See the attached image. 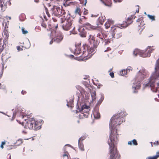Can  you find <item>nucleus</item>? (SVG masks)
<instances>
[{"label":"nucleus","mask_w":159,"mask_h":159,"mask_svg":"<svg viewBox=\"0 0 159 159\" xmlns=\"http://www.w3.org/2000/svg\"><path fill=\"white\" fill-rule=\"evenodd\" d=\"M111 50V48H109V47H108V48H107V50H105V51H104V52H106V51H108V50Z\"/></svg>","instance_id":"obj_58"},{"label":"nucleus","mask_w":159,"mask_h":159,"mask_svg":"<svg viewBox=\"0 0 159 159\" xmlns=\"http://www.w3.org/2000/svg\"><path fill=\"white\" fill-rule=\"evenodd\" d=\"M97 26H93L91 25L89 23H86L83 24L82 27L84 28V29L88 30H95L96 29L98 26V24H97Z\"/></svg>","instance_id":"obj_9"},{"label":"nucleus","mask_w":159,"mask_h":159,"mask_svg":"<svg viewBox=\"0 0 159 159\" xmlns=\"http://www.w3.org/2000/svg\"><path fill=\"white\" fill-rule=\"evenodd\" d=\"M63 35L61 32H58L53 38L54 41L57 43H60L63 39Z\"/></svg>","instance_id":"obj_5"},{"label":"nucleus","mask_w":159,"mask_h":159,"mask_svg":"<svg viewBox=\"0 0 159 159\" xmlns=\"http://www.w3.org/2000/svg\"><path fill=\"white\" fill-rule=\"evenodd\" d=\"M151 47L150 46H148L147 47V49L146 51H144V52H145V53L147 54H149V56H148L147 57H149L151 55V53L152 52L154 49L153 48H151Z\"/></svg>","instance_id":"obj_14"},{"label":"nucleus","mask_w":159,"mask_h":159,"mask_svg":"<svg viewBox=\"0 0 159 159\" xmlns=\"http://www.w3.org/2000/svg\"><path fill=\"white\" fill-rule=\"evenodd\" d=\"M17 50L18 52L20 51L23 50V49L20 48V46H17L16 47Z\"/></svg>","instance_id":"obj_39"},{"label":"nucleus","mask_w":159,"mask_h":159,"mask_svg":"<svg viewBox=\"0 0 159 159\" xmlns=\"http://www.w3.org/2000/svg\"><path fill=\"white\" fill-rule=\"evenodd\" d=\"M5 142H2V144L1 145L0 147L2 148H3V145H4L5 144Z\"/></svg>","instance_id":"obj_43"},{"label":"nucleus","mask_w":159,"mask_h":159,"mask_svg":"<svg viewBox=\"0 0 159 159\" xmlns=\"http://www.w3.org/2000/svg\"><path fill=\"white\" fill-rule=\"evenodd\" d=\"M133 54L134 55L136 56L139 55L140 57H147L148 56H149V54H147L145 53V52L144 50H141L138 49H136L134 51Z\"/></svg>","instance_id":"obj_4"},{"label":"nucleus","mask_w":159,"mask_h":159,"mask_svg":"<svg viewBox=\"0 0 159 159\" xmlns=\"http://www.w3.org/2000/svg\"><path fill=\"white\" fill-rule=\"evenodd\" d=\"M133 17V16H131L129 17L127 19V21L123 22V23L120 25L121 27L120 28H121L122 27L125 28L128 25L130 24L133 22L132 19Z\"/></svg>","instance_id":"obj_7"},{"label":"nucleus","mask_w":159,"mask_h":159,"mask_svg":"<svg viewBox=\"0 0 159 159\" xmlns=\"http://www.w3.org/2000/svg\"><path fill=\"white\" fill-rule=\"evenodd\" d=\"M4 3V2L3 1L2 2V0H0V7L2 11H5L7 8V2L4 4V5H3Z\"/></svg>","instance_id":"obj_13"},{"label":"nucleus","mask_w":159,"mask_h":159,"mask_svg":"<svg viewBox=\"0 0 159 159\" xmlns=\"http://www.w3.org/2000/svg\"><path fill=\"white\" fill-rule=\"evenodd\" d=\"M3 43L5 46H6L8 42L7 41L6 39V37H5L4 39H3Z\"/></svg>","instance_id":"obj_42"},{"label":"nucleus","mask_w":159,"mask_h":159,"mask_svg":"<svg viewBox=\"0 0 159 159\" xmlns=\"http://www.w3.org/2000/svg\"><path fill=\"white\" fill-rule=\"evenodd\" d=\"M128 70H121L120 72V74L122 76H125L127 74V71Z\"/></svg>","instance_id":"obj_26"},{"label":"nucleus","mask_w":159,"mask_h":159,"mask_svg":"<svg viewBox=\"0 0 159 159\" xmlns=\"http://www.w3.org/2000/svg\"><path fill=\"white\" fill-rule=\"evenodd\" d=\"M146 159H157L156 157L155 156H153L152 157H149L146 158Z\"/></svg>","instance_id":"obj_38"},{"label":"nucleus","mask_w":159,"mask_h":159,"mask_svg":"<svg viewBox=\"0 0 159 159\" xmlns=\"http://www.w3.org/2000/svg\"><path fill=\"white\" fill-rule=\"evenodd\" d=\"M7 4H8L9 6L11 5V3L10 2V0L7 1Z\"/></svg>","instance_id":"obj_54"},{"label":"nucleus","mask_w":159,"mask_h":159,"mask_svg":"<svg viewBox=\"0 0 159 159\" xmlns=\"http://www.w3.org/2000/svg\"><path fill=\"white\" fill-rule=\"evenodd\" d=\"M86 135H84L81 137L79 139V141L82 142V141L85 139L86 138Z\"/></svg>","instance_id":"obj_31"},{"label":"nucleus","mask_w":159,"mask_h":159,"mask_svg":"<svg viewBox=\"0 0 159 159\" xmlns=\"http://www.w3.org/2000/svg\"><path fill=\"white\" fill-rule=\"evenodd\" d=\"M76 59L78 61H80L81 60H83V59H80V58L77 57H76Z\"/></svg>","instance_id":"obj_56"},{"label":"nucleus","mask_w":159,"mask_h":159,"mask_svg":"<svg viewBox=\"0 0 159 159\" xmlns=\"http://www.w3.org/2000/svg\"><path fill=\"white\" fill-rule=\"evenodd\" d=\"M112 23V21L108 19L107 22H106L105 24V28L108 29L110 28V25Z\"/></svg>","instance_id":"obj_17"},{"label":"nucleus","mask_w":159,"mask_h":159,"mask_svg":"<svg viewBox=\"0 0 159 159\" xmlns=\"http://www.w3.org/2000/svg\"><path fill=\"white\" fill-rule=\"evenodd\" d=\"M53 41H54V40H53V38L50 41V43H49L50 44H52L53 43Z\"/></svg>","instance_id":"obj_59"},{"label":"nucleus","mask_w":159,"mask_h":159,"mask_svg":"<svg viewBox=\"0 0 159 159\" xmlns=\"http://www.w3.org/2000/svg\"><path fill=\"white\" fill-rule=\"evenodd\" d=\"M59 10L60 13L59 14H58L59 15H60V16H61L62 15H64L65 14L66 12L64 10H62L61 9V10Z\"/></svg>","instance_id":"obj_29"},{"label":"nucleus","mask_w":159,"mask_h":159,"mask_svg":"<svg viewBox=\"0 0 159 159\" xmlns=\"http://www.w3.org/2000/svg\"><path fill=\"white\" fill-rule=\"evenodd\" d=\"M91 95L92 98V99L93 101L96 98V93L95 91H93L91 93Z\"/></svg>","instance_id":"obj_24"},{"label":"nucleus","mask_w":159,"mask_h":159,"mask_svg":"<svg viewBox=\"0 0 159 159\" xmlns=\"http://www.w3.org/2000/svg\"><path fill=\"white\" fill-rule=\"evenodd\" d=\"M95 38L94 37V36H93L90 34L89 35V39H88V40L89 42L90 43V44H92V42L91 41V40H92V41Z\"/></svg>","instance_id":"obj_25"},{"label":"nucleus","mask_w":159,"mask_h":159,"mask_svg":"<svg viewBox=\"0 0 159 159\" xmlns=\"http://www.w3.org/2000/svg\"><path fill=\"white\" fill-rule=\"evenodd\" d=\"M78 145L79 148L82 151L84 150V145L82 142L78 141Z\"/></svg>","instance_id":"obj_21"},{"label":"nucleus","mask_w":159,"mask_h":159,"mask_svg":"<svg viewBox=\"0 0 159 159\" xmlns=\"http://www.w3.org/2000/svg\"><path fill=\"white\" fill-rule=\"evenodd\" d=\"M113 1L115 3L117 2H119V0H113Z\"/></svg>","instance_id":"obj_62"},{"label":"nucleus","mask_w":159,"mask_h":159,"mask_svg":"<svg viewBox=\"0 0 159 159\" xmlns=\"http://www.w3.org/2000/svg\"><path fill=\"white\" fill-rule=\"evenodd\" d=\"M61 22L64 23L62 25L63 29L66 31L69 30L72 25V21L70 20L69 18L64 20H63L64 19L63 18H61Z\"/></svg>","instance_id":"obj_3"},{"label":"nucleus","mask_w":159,"mask_h":159,"mask_svg":"<svg viewBox=\"0 0 159 159\" xmlns=\"http://www.w3.org/2000/svg\"><path fill=\"white\" fill-rule=\"evenodd\" d=\"M25 16V15L24 14L22 15L21 16H20V17H19L20 20L21 21H23V20H25V19L24 18L23 19H21V17L22 16Z\"/></svg>","instance_id":"obj_47"},{"label":"nucleus","mask_w":159,"mask_h":159,"mask_svg":"<svg viewBox=\"0 0 159 159\" xmlns=\"http://www.w3.org/2000/svg\"><path fill=\"white\" fill-rule=\"evenodd\" d=\"M153 144L155 146L157 145H159V142L158 141L155 142L153 143Z\"/></svg>","instance_id":"obj_52"},{"label":"nucleus","mask_w":159,"mask_h":159,"mask_svg":"<svg viewBox=\"0 0 159 159\" xmlns=\"http://www.w3.org/2000/svg\"><path fill=\"white\" fill-rule=\"evenodd\" d=\"M143 20V18L142 16L139 18L137 20V23L139 27L138 28L139 30H140V28L145 24L144 23V21Z\"/></svg>","instance_id":"obj_11"},{"label":"nucleus","mask_w":159,"mask_h":159,"mask_svg":"<svg viewBox=\"0 0 159 159\" xmlns=\"http://www.w3.org/2000/svg\"><path fill=\"white\" fill-rule=\"evenodd\" d=\"M63 158H66V159H70V156L67 152H64V154L63 155Z\"/></svg>","instance_id":"obj_19"},{"label":"nucleus","mask_w":159,"mask_h":159,"mask_svg":"<svg viewBox=\"0 0 159 159\" xmlns=\"http://www.w3.org/2000/svg\"><path fill=\"white\" fill-rule=\"evenodd\" d=\"M73 100H69V102L67 101V106L68 107H71L73 103Z\"/></svg>","instance_id":"obj_30"},{"label":"nucleus","mask_w":159,"mask_h":159,"mask_svg":"<svg viewBox=\"0 0 159 159\" xmlns=\"http://www.w3.org/2000/svg\"><path fill=\"white\" fill-rule=\"evenodd\" d=\"M78 30L79 32V34L81 37L85 38L86 37L87 32L84 28H83L82 26L80 27L78 29Z\"/></svg>","instance_id":"obj_10"},{"label":"nucleus","mask_w":159,"mask_h":159,"mask_svg":"<svg viewBox=\"0 0 159 159\" xmlns=\"http://www.w3.org/2000/svg\"><path fill=\"white\" fill-rule=\"evenodd\" d=\"M21 30L22 34H25L28 33V31L27 30H25V29L23 27L22 28Z\"/></svg>","instance_id":"obj_33"},{"label":"nucleus","mask_w":159,"mask_h":159,"mask_svg":"<svg viewBox=\"0 0 159 159\" xmlns=\"http://www.w3.org/2000/svg\"><path fill=\"white\" fill-rule=\"evenodd\" d=\"M35 29H37L38 30H40V28L39 27V26L38 27H36L35 28Z\"/></svg>","instance_id":"obj_63"},{"label":"nucleus","mask_w":159,"mask_h":159,"mask_svg":"<svg viewBox=\"0 0 159 159\" xmlns=\"http://www.w3.org/2000/svg\"><path fill=\"white\" fill-rule=\"evenodd\" d=\"M119 28V27L118 26L116 27L115 26L113 27H111V36L113 38H115L117 39H118L119 38V34H116L117 29H118Z\"/></svg>","instance_id":"obj_8"},{"label":"nucleus","mask_w":159,"mask_h":159,"mask_svg":"<svg viewBox=\"0 0 159 159\" xmlns=\"http://www.w3.org/2000/svg\"><path fill=\"white\" fill-rule=\"evenodd\" d=\"M56 11H55L56 12H57L58 14H59V12H60V10H61V8L60 7H56Z\"/></svg>","instance_id":"obj_37"},{"label":"nucleus","mask_w":159,"mask_h":159,"mask_svg":"<svg viewBox=\"0 0 159 159\" xmlns=\"http://www.w3.org/2000/svg\"><path fill=\"white\" fill-rule=\"evenodd\" d=\"M100 1L102 2V3L105 6H108V7H110L111 6V2L109 1H108V2H105L102 0H100Z\"/></svg>","instance_id":"obj_18"},{"label":"nucleus","mask_w":159,"mask_h":159,"mask_svg":"<svg viewBox=\"0 0 159 159\" xmlns=\"http://www.w3.org/2000/svg\"><path fill=\"white\" fill-rule=\"evenodd\" d=\"M21 93L22 94L24 95L26 93V92L24 90H22L21 92Z\"/></svg>","instance_id":"obj_55"},{"label":"nucleus","mask_w":159,"mask_h":159,"mask_svg":"<svg viewBox=\"0 0 159 159\" xmlns=\"http://www.w3.org/2000/svg\"><path fill=\"white\" fill-rule=\"evenodd\" d=\"M89 106H87L86 105H83L81 108V111H83V110H87V111H89Z\"/></svg>","instance_id":"obj_20"},{"label":"nucleus","mask_w":159,"mask_h":159,"mask_svg":"<svg viewBox=\"0 0 159 159\" xmlns=\"http://www.w3.org/2000/svg\"><path fill=\"white\" fill-rule=\"evenodd\" d=\"M148 16L150 19L152 20H154L155 19V17L154 16L148 15Z\"/></svg>","instance_id":"obj_34"},{"label":"nucleus","mask_w":159,"mask_h":159,"mask_svg":"<svg viewBox=\"0 0 159 159\" xmlns=\"http://www.w3.org/2000/svg\"><path fill=\"white\" fill-rule=\"evenodd\" d=\"M119 118V115L118 114L116 115H114V116L111 118L110 122L111 123L113 121H116L118 119V118Z\"/></svg>","instance_id":"obj_16"},{"label":"nucleus","mask_w":159,"mask_h":159,"mask_svg":"<svg viewBox=\"0 0 159 159\" xmlns=\"http://www.w3.org/2000/svg\"><path fill=\"white\" fill-rule=\"evenodd\" d=\"M39 0H34V2L36 3H38L39 2Z\"/></svg>","instance_id":"obj_57"},{"label":"nucleus","mask_w":159,"mask_h":159,"mask_svg":"<svg viewBox=\"0 0 159 159\" xmlns=\"http://www.w3.org/2000/svg\"><path fill=\"white\" fill-rule=\"evenodd\" d=\"M41 25L44 28H46L47 26L46 24L44 23H43L41 24Z\"/></svg>","instance_id":"obj_48"},{"label":"nucleus","mask_w":159,"mask_h":159,"mask_svg":"<svg viewBox=\"0 0 159 159\" xmlns=\"http://www.w3.org/2000/svg\"><path fill=\"white\" fill-rule=\"evenodd\" d=\"M133 144L135 145H138V143L136 140L135 139H133L132 141Z\"/></svg>","instance_id":"obj_36"},{"label":"nucleus","mask_w":159,"mask_h":159,"mask_svg":"<svg viewBox=\"0 0 159 159\" xmlns=\"http://www.w3.org/2000/svg\"><path fill=\"white\" fill-rule=\"evenodd\" d=\"M96 48H95V47H94L93 46V47H91L89 49L88 48V51L89 52V53H92L95 51Z\"/></svg>","instance_id":"obj_23"},{"label":"nucleus","mask_w":159,"mask_h":159,"mask_svg":"<svg viewBox=\"0 0 159 159\" xmlns=\"http://www.w3.org/2000/svg\"><path fill=\"white\" fill-rule=\"evenodd\" d=\"M97 37H99V38H100L102 41H103V38L102 37V36H101V35L100 34H98L97 35Z\"/></svg>","instance_id":"obj_41"},{"label":"nucleus","mask_w":159,"mask_h":159,"mask_svg":"<svg viewBox=\"0 0 159 159\" xmlns=\"http://www.w3.org/2000/svg\"><path fill=\"white\" fill-rule=\"evenodd\" d=\"M83 47L84 49H85L86 48H87V50L88 49V46L87 45H83Z\"/></svg>","instance_id":"obj_46"},{"label":"nucleus","mask_w":159,"mask_h":159,"mask_svg":"<svg viewBox=\"0 0 159 159\" xmlns=\"http://www.w3.org/2000/svg\"><path fill=\"white\" fill-rule=\"evenodd\" d=\"M110 142H108V143L110 148V152L111 155L110 156V158L109 159H115V155L114 154H112L114 148V144L113 141L111 137L110 136Z\"/></svg>","instance_id":"obj_6"},{"label":"nucleus","mask_w":159,"mask_h":159,"mask_svg":"<svg viewBox=\"0 0 159 159\" xmlns=\"http://www.w3.org/2000/svg\"><path fill=\"white\" fill-rule=\"evenodd\" d=\"M89 111H86L85 113L82 112H80L79 115V117L80 118H87L89 114Z\"/></svg>","instance_id":"obj_12"},{"label":"nucleus","mask_w":159,"mask_h":159,"mask_svg":"<svg viewBox=\"0 0 159 159\" xmlns=\"http://www.w3.org/2000/svg\"><path fill=\"white\" fill-rule=\"evenodd\" d=\"M157 159L158 157H159V152H157L156 153V155L155 156Z\"/></svg>","instance_id":"obj_51"},{"label":"nucleus","mask_w":159,"mask_h":159,"mask_svg":"<svg viewBox=\"0 0 159 159\" xmlns=\"http://www.w3.org/2000/svg\"><path fill=\"white\" fill-rule=\"evenodd\" d=\"M110 75L112 78H114V73L113 72H110Z\"/></svg>","instance_id":"obj_44"},{"label":"nucleus","mask_w":159,"mask_h":159,"mask_svg":"<svg viewBox=\"0 0 159 159\" xmlns=\"http://www.w3.org/2000/svg\"><path fill=\"white\" fill-rule=\"evenodd\" d=\"M104 42V45H106L108 44L110 42V41L109 40L105 39L104 41H103Z\"/></svg>","instance_id":"obj_35"},{"label":"nucleus","mask_w":159,"mask_h":159,"mask_svg":"<svg viewBox=\"0 0 159 159\" xmlns=\"http://www.w3.org/2000/svg\"><path fill=\"white\" fill-rule=\"evenodd\" d=\"M80 8L79 7H77L75 11V14H78L79 15H81V14L80 13Z\"/></svg>","instance_id":"obj_28"},{"label":"nucleus","mask_w":159,"mask_h":159,"mask_svg":"<svg viewBox=\"0 0 159 159\" xmlns=\"http://www.w3.org/2000/svg\"><path fill=\"white\" fill-rule=\"evenodd\" d=\"M159 78V70H155V72L150 78V80L148 84L151 88V90L154 92L159 91V83L155 84V80Z\"/></svg>","instance_id":"obj_1"},{"label":"nucleus","mask_w":159,"mask_h":159,"mask_svg":"<svg viewBox=\"0 0 159 159\" xmlns=\"http://www.w3.org/2000/svg\"><path fill=\"white\" fill-rule=\"evenodd\" d=\"M4 35H6V38H8V37H9V34L7 33V31H5L4 33Z\"/></svg>","instance_id":"obj_40"},{"label":"nucleus","mask_w":159,"mask_h":159,"mask_svg":"<svg viewBox=\"0 0 159 159\" xmlns=\"http://www.w3.org/2000/svg\"><path fill=\"white\" fill-rule=\"evenodd\" d=\"M5 48V47L4 45H2V48H0V52H2L4 48Z\"/></svg>","instance_id":"obj_45"},{"label":"nucleus","mask_w":159,"mask_h":159,"mask_svg":"<svg viewBox=\"0 0 159 159\" xmlns=\"http://www.w3.org/2000/svg\"><path fill=\"white\" fill-rule=\"evenodd\" d=\"M132 68L131 66H128L126 70H131V69Z\"/></svg>","instance_id":"obj_61"},{"label":"nucleus","mask_w":159,"mask_h":159,"mask_svg":"<svg viewBox=\"0 0 159 159\" xmlns=\"http://www.w3.org/2000/svg\"><path fill=\"white\" fill-rule=\"evenodd\" d=\"M7 159H11V156L10 154H8L7 156Z\"/></svg>","instance_id":"obj_53"},{"label":"nucleus","mask_w":159,"mask_h":159,"mask_svg":"<svg viewBox=\"0 0 159 159\" xmlns=\"http://www.w3.org/2000/svg\"><path fill=\"white\" fill-rule=\"evenodd\" d=\"M88 13V12L86 11H84V15H87V13Z\"/></svg>","instance_id":"obj_64"},{"label":"nucleus","mask_w":159,"mask_h":159,"mask_svg":"<svg viewBox=\"0 0 159 159\" xmlns=\"http://www.w3.org/2000/svg\"><path fill=\"white\" fill-rule=\"evenodd\" d=\"M78 52H77V53H76V52H75V53H76L77 54H79L80 53H81V50L79 48H78Z\"/></svg>","instance_id":"obj_50"},{"label":"nucleus","mask_w":159,"mask_h":159,"mask_svg":"<svg viewBox=\"0 0 159 159\" xmlns=\"http://www.w3.org/2000/svg\"><path fill=\"white\" fill-rule=\"evenodd\" d=\"M93 42V46L95 48H97V46L98 44V42L97 40H95V38L93 39V40L92 41Z\"/></svg>","instance_id":"obj_27"},{"label":"nucleus","mask_w":159,"mask_h":159,"mask_svg":"<svg viewBox=\"0 0 159 159\" xmlns=\"http://www.w3.org/2000/svg\"><path fill=\"white\" fill-rule=\"evenodd\" d=\"M27 121L25 125V128L30 129L37 130L41 128V123L35 120L33 118H30L27 119Z\"/></svg>","instance_id":"obj_2"},{"label":"nucleus","mask_w":159,"mask_h":159,"mask_svg":"<svg viewBox=\"0 0 159 159\" xmlns=\"http://www.w3.org/2000/svg\"><path fill=\"white\" fill-rule=\"evenodd\" d=\"M155 70H159V62H156L155 67Z\"/></svg>","instance_id":"obj_32"},{"label":"nucleus","mask_w":159,"mask_h":159,"mask_svg":"<svg viewBox=\"0 0 159 159\" xmlns=\"http://www.w3.org/2000/svg\"><path fill=\"white\" fill-rule=\"evenodd\" d=\"M105 19V17L104 16V17L102 16L101 17H99L98 19V20L99 21V23L101 24H102L103 22L104 21V20Z\"/></svg>","instance_id":"obj_22"},{"label":"nucleus","mask_w":159,"mask_h":159,"mask_svg":"<svg viewBox=\"0 0 159 159\" xmlns=\"http://www.w3.org/2000/svg\"><path fill=\"white\" fill-rule=\"evenodd\" d=\"M3 74V70H0V78L2 77Z\"/></svg>","instance_id":"obj_49"},{"label":"nucleus","mask_w":159,"mask_h":159,"mask_svg":"<svg viewBox=\"0 0 159 159\" xmlns=\"http://www.w3.org/2000/svg\"><path fill=\"white\" fill-rule=\"evenodd\" d=\"M93 115L95 119H99L100 117V114L98 111L95 110L93 112Z\"/></svg>","instance_id":"obj_15"},{"label":"nucleus","mask_w":159,"mask_h":159,"mask_svg":"<svg viewBox=\"0 0 159 159\" xmlns=\"http://www.w3.org/2000/svg\"><path fill=\"white\" fill-rule=\"evenodd\" d=\"M128 144L129 145H132V141H129V142H128Z\"/></svg>","instance_id":"obj_60"}]
</instances>
